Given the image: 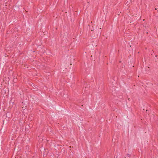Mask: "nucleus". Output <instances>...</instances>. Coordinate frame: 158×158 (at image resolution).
Listing matches in <instances>:
<instances>
[{
    "label": "nucleus",
    "mask_w": 158,
    "mask_h": 158,
    "mask_svg": "<svg viewBox=\"0 0 158 158\" xmlns=\"http://www.w3.org/2000/svg\"><path fill=\"white\" fill-rule=\"evenodd\" d=\"M131 1H129V2H127L126 3V4H127V5H128L129 4H130L131 3Z\"/></svg>",
    "instance_id": "1"
}]
</instances>
